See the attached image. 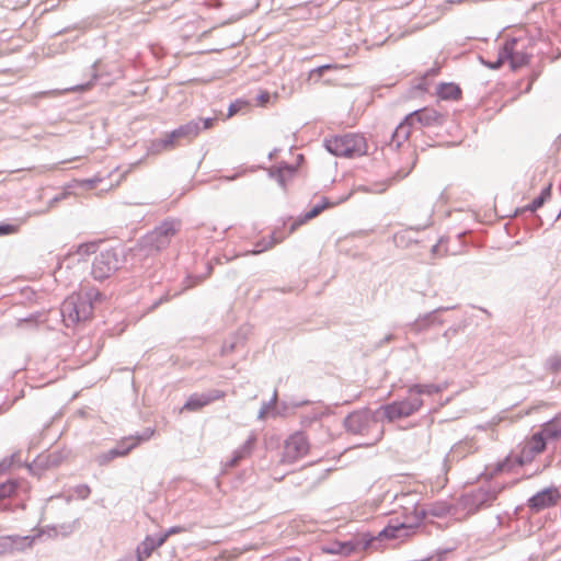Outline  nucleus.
Here are the masks:
<instances>
[{
    "label": "nucleus",
    "instance_id": "8fccbe9b",
    "mask_svg": "<svg viewBox=\"0 0 561 561\" xmlns=\"http://www.w3.org/2000/svg\"><path fill=\"white\" fill-rule=\"evenodd\" d=\"M67 196H69L68 192L59 193V194L55 195L53 198L49 199L48 208H53L57 203H59L60 201H62Z\"/></svg>",
    "mask_w": 561,
    "mask_h": 561
},
{
    "label": "nucleus",
    "instance_id": "2eb2a0df",
    "mask_svg": "<svg viewBox=\"0 0 561 561\" xmlns=\"http://www.w3.org/2000/svg\"><path fill=\"white\" fill-rule=\"evenodd\" d=\"M456 306H447V307H438L425 314L416 318L412 323L409 324L410 331L419 334L428 330L435 323H443V321L438 318V313L443 311L454 310Z\"/></svg>",
    "mask_w": 561,
    "mask_h": 561
},
{
    "label": "nucleus",
    "instance_id": "bb28decb",
    "mask_svg": "<svg viewBox=\"0 0 561 561\" xmlns=\"http://www.w3.org/2000/svg\"><path fill=\"white\" fill-rule=\"evenodd\" d=\"M541 428L543 430V433L550 439H558L561 437V414H557L553 419L549 420L548 422L543 423L541 425Z\"/></svg>",
    "mask_w": 561,
    "mask_h": 561
},
{
    "label": "nucleus",
    "instance_id": "37998d69",
    "mask_svg": "<svg viewBox=\"0 0 561 561\" xmlns=\"http://www.w3.org/2000/svg\"><path fill=\"white\" fill-rule=\"evenodd\" d=\"M238 343H239V340L233 341V342L225 341V343L222 344V347H221V354L228 355V354L232 353L236 350Z\"/></svg>",
    "mask_w": 561,
    "mask_h": 561
},
{
    "label": "nucleus",
    "instance_id": "dca6fc26",
    "mask_svg": "<svg viewBox=\"0 0 561 561\" xmlns=\"http://www.w3.org/2000/svg\"><path fill=\"white\" fill-rule=\"evenodd\" d=\"M224 397L225 392L218 389H213L204 393H193L184 403L183 409L195 412Z\"/></svg>",
    "mask_w": 561,
    "mask_h": 561
},
{
    "label": "nucleus",
    "instance_id": "4c0bfd02",
    "mask_svg": "<svg viewBox=\"0 0 561 561\" xmlns=\"http://www.w3.org/2000/svg\"><path fill=\"white\" fill-rule=\"evenodd\" d=\"M19 456V453H14L11 456L4 457L0 461V476L8 471L14 463L16 457Z\"/></svg>",
    "mask_w": 561,
    "mask_h": 561
},
{
    "label": "nucleus",
    "instance_id": "ddd939ff",
    "mask_svg": "<svg viewBox=\"0 0 561 561\" xmlns=\"http://www.w3.org/2000/svg\"><path fill=\"white\" fill-rule=\"evenodd\" d=\"M561 499L560 491L556 486H548L530 496L527 506L534 513L554 506Z\"/></svg>",
    "mask_w": 561,
    "mask_h": 561
},
{
    "label": "nucleus",
    "instance_id": "09e8293b",
    "mask_svg": "<svg viewBox=\"0 0 561 561\" xmlns=\"http://www.w3.org/2000/svg\"><path fill=\"white\" fill-rule=\"evenodd\" d=\"M79 524V520L76 519L73 520L71 524H62L59 526V528L61 529V534L62 536H67L69 534H71L75 529V526Z\"/></svg>",
    "mask_w": 561,
    "mask_h": 561
},
{
    "label": "nucleus",
    "instance_id": "7ed1b4c3",
    "mask_svg": "<svg viewBox=\"0 0 561 561\" xmlns=\"http://www.w3.org/2000/svg\"><path fill=\"white\" fill-rule=\"evenodd\" d=\"M397 505L402 510L405 522L389 523L387 526H404L398 536L391 539H403L415 533V529L425 519L424 506L420 505L421 496L417 492H403L394 497Z\"/></svg>",
    "mask_w": 561,
    "mask_h": 561
},
{
    "label": "nucleus",
    "instance_id": "58836bf2",
    "mask_svg": "<svg viewBox=\"0 0 561 561\" xmlns=\"http://www.w3.org/2000/svg\"><path fill=\"white\" fill-rule=\"evenodd\" d=\"M183 531H185V528L183 526H172L158 535L160 536V538H162V541L165 543L169 537L176 534H181Z\"/></svg>",
    "mask_w": 561,
    "mask_h": 561
},
{
    "label": "nucleus",
    "instance_id": "de8ad7c7",
    "mask_svg": "<svg viewBox=\"0 0 561 561\" xmlns=\"http://www.w3.org/2000/svg\"><path fill=\"white\" fill-rule=\"evenodd\" d=\"M480 60L485 67L492 70L500 69L504 64L499 57L495 61H485L482 57H480Z\"/></svg>",
    "mask_w": 561,
    "mask_h": 561
},
{
    "label": "nucleus",
    "instance_id": "c85d7f7f",
    "mask_svg": "<svg viewBox=\"0 0 561 561\" xmlns=\"http://www.w3.org/2000/svg\"><path fill=\"white\" fill-rule=\"evenodd\" d=\"M424 511H425V518L427 516L442 518L449 514L450 506L445 502H436V503H432L427 506H424Z\"/></svg>",
    "mask_w": 561,
    "mask_h": 561
},
{
    "label": "nucleus",
    "instance_id": "20e7f679",
    "mask_svg": "<svg viewBox=\"0 0 561 561\" xmlns=\"http://www.w3.org/2000/svg\"><path fill=\"white\" fill-rule=\"evenodd\" d=\"M180 229L181 221L179 219L168 218L141 237L139 247L148 254L160 252L170 245L172 238Z\"/></svg>",
    "mask_w": 561,
    "mask_h": 561
},
{
    "label": "nucleus",
    "instance_id": "423d86ee",
    "mask_svg": "<svg viewBox=\"0 0 561 561\" xmlns=\"http://www.w3.org/2000/svg\"><path fill=\"white\" fill-rule=\"evenodd\" d=\"M30 484L25 480L9 479L0 483V512L13 513L25 510Z\"/></svg>",
    "mask_w": 561,
    "mask_h": 561
},
{
    "label": "nucleus",
    "instance_id": "e2e57ef3",
    "mask_svg": "<svg viewBox=\"0 0 561 561\" xmlns=\"http://www.w3.org/2000/svg\"><path fill=\"white\" fill-rule=\"evenodd\" d=\"M90 87H91V83H90V82H88V83H85V84H80V85H78L76 90L84 91V90L89 89Z\"/></svg>",
    "mask_w": 561,
    "mask_h": 561
},
{
    "label": "nucleus",
    "instance_id": "4be33fe9",
    "mask_svg": "<svg viewBox=\"0 0 561 561\" xmlns=\"http://www.w3.org/2000/svg\"><path fill=\"white\" fill-rule=\"evenodd\" d=\"M551 192H552V185L549 184L541 190L540 194L537 197H535L531 201V203L527 204L526 206H524L522 208H517L515 210V216L522 215L527 211L534 214L536 210L541 208L543 206V204L551 197Z\"/></svg>",
    "mask_w": 561,
    "mask_h": 561
},
{
    "label": "nucleus",
    "instance_id": "a211bd4d",
    "mask_svg": "<svg viewBox=\"0 0 561 561\" xmlns=\"http://www.w3.org/2000/svg\"><path fill=\"white\" fill-rule=\"evenodd\" d=\"M431 222L424 225L411 226L404 230L398 231L393 234L392 241L397 248H409L412 243H417V239L412 236L413 231H421L427 228Z\"/></svg>",
    "mask_w": 561,
    "mask_h": 561
},
{
    "label": "nucleus",
    "instance_id": "f3484780",
    "mask_svg": "<svg viewBox=\"0 0 561 561\" xmlns=\"http://www.w3.org/2000/svg\"><path fill=\"white\" fill-rule=\"evenodd\" d=\"M164 542L162 538L157 535H147L145 539L137 546L136 553L133 554L135 559H139V561H144L148 559L152 552L163 546Z\"/></svg>",
    "mask_w": 561,
    "mask_h": 561
},
{
    "label": "nucleus",
    "instance_id": "473e14b6",
    "mask_svg": "<svg viewBox=\"0 0 561 561\" xmlns=\"http://www.w3.org/2000/svg\"><path fill=\"white\" fill-rule=\"evenodd\" d=\"M529 58L530 56L528 54L515 50L514 56L510 61L511 68L517 69L525 66L526 64H528Z\"/></svg>",
    "mask_w": 561,
    "mask_h": 561
},
{
    "label": "nucleus",
    "instance_id": "864d4df0",
    "mask_svg": "<svg viewBox=\"0 0 561 561\" xmlns=\"http://www.w3.org/2000/svg\"><path fill=\"white\" fill-rule=\"evenodd\" d=\"M91 490L88 485L83 484L78 486L77 493L81 499H87L90 494Z\"/></svg>",
    "mask_w": 561,
    "mask_h": 561
},
{
    "label": "nucleus",
    "instance_id": "69168bd1",
    "mask_svg": "<svg viewBox=\"0 0 561 561\" xmlns=\"http://www.w3.org/2000/svg\"><path fill=\"white\" fill-rule=\"evenodd\" d=\"M438 250H439V244H438V243H436V244H434V245L432 247L431 252H432L433 254H436V253L438 252Z\"/></svg>",
    "mask_w": 561,
    "mask_h": 561
},
{
    "label": "nucleus",
    "instance_id": "ea45409f",
    "mask_svg": "<svg viewBox=\"0 0 561 561\" xmlns=\"http://www.w3.org/2000/svg\"><path fill=\"white\" fill-rule=\"evenodd\" d=\"M154 434V430L151 427H147L142 433L134 436V442H138V445L142 442L149 440Z\"/></svg>",
    "mask_w": 561,
    "mask_h": 561
},
{
    "label": "nucleus",
    "instance_id": "9d476101",
    "mask_svg": "<svg viewBox=\"0 0 561 561\" xmlns=\"http://www.w3.org/2000/svg\"><path fill=\"white\" fill-rule=\"evenodd\" d=\"M201 133V119H192L188 123L167 133L163 137L154 140L152 146L157 149H173L182 141H191Z\"/></svg>",
    "mask_w": 561,
    "mask_h": 561
},
{
    "label": "nucleus",
    "instance_id": "13d9d810",
    "mask_svg": "<svg viewBox=\"0 0 561 561\" xmlns=\"http://www.w3.org/2000/svg\"><path fill=\"white\" fill-rule=\"evenodd\" d=\"M411 170H412V167L408 171H403V170L398 171L397 179L398 180L404 179L405 176H408V174L411 172Z\"/></svg>",
    "mask_w": 561,
    "mask_h": 561
},
{
    "label": "nucleus",
    "instance_id": "bf43d9fd",
    "mask_svg": "<svg viewBox=\"0 0 561 561\" xmlns=\"http://www.w3.org/2000/svg\"><path fill=\"white\" fill-rule=\"evenodd\" d=\"M272 247V242H268L266 245L260 248V249H255L252 251L253 254H259L263 251H266L267 249H270Z\"/></svg>",
    "mask_w": 561,
    "mask_h": 561
},
{
    "label": "nucleus",
    "instance_id": "39448f33",
    "mask_svg": "<svg viewBox=\"0 0 561 561\" xmlns=\"http://www.w3.org/2000/svg\"><path fill=\"white\" fill-rule=\"evenodd\" d=\"M324 148L333 156L353 159L365 156L368 146L363 135L348 133L325 139Z\"/></svg>",
    "mask_w": 561,
    "mask_h": 561
},
{
    "label": "nucleus",
    "instance_id": "49530a36",
    "mask_svg": "<svg viewBox=\"0 0 561 561\" xmlns=\"http://www.w3.org/2000/svg\"><path fill=\"white\" fill-rule=\"evenodd\" d=\"M16 228L14 225L0 222V237L8 236L15 232Z\"/></svg>",
    "mask_w": 561,
    "mask_h": 561
},
{
    "label": "nucleus",
    "instance_id": "6ab92c4d",
    "mask_svg": "<svg viewBox=\"0 0 561 561\" xmlns=\"http://www.w3.org/2000/svg\"><path fill=\"white\" fill-rule=\"evenodd\" d=\"M297 165L289 164L287 162H282L278 165L272 167L268 170V175L271 179L277 181V183L285 188L287 179H290L297 172Z\"/></svg>",
    "mask_w": 561,
    "mask_h": 561
},
{
    "label": "nucleus",
    "instance_id": "6e6d98bb",
    "mask_svg": "<svg viewBox=\"0 0 561 561\" xmlns=\"http://www.w3.org/2000/svg\"><path fill=\"white\" fill-rule=\"evenodd\" d=\"M308 403H309L308 400H301V401L293 400V401L289 402V405L293 407V408H300V407H302L305 404H308Z\"/></svg>",
    "mask_w": 561,
    "mask_h": 561
},
{
    "label": "nucleus",
    "instance_id": "c03bdc74",
    "mask_svg": "<svg viewBox=\"0 0 561 561\" xmlns=\"http://www.w3.org/2000/svg\"><path fill=\"white\" fill-rule=\"evenodd\" d=\"M243 106L244 102L242 101L232 102L228 107V117L236 115Z\"/></svg>",
    "mask_w": 561,
    "mask_h": 561
},
{
    "label": "nucleus",
    "instance_id": "cd10ccee",
    "mask_svg": "<svg viewBox=\"0 0 561 561\" xmlns=\"http://www.w3.org/2000/svg\"><path fill=\"white\" fill-rule=\"evenodd\" d=\"M442 387L435 383H414L409 388V393L419 397L421 394L432 396L442 391Z\"/></svg>",
    "mask_w": 561,
    "mask_h": 561
},
{
    "label": "nucleus",
    "instance_id": "4d7b16f0",
    "mask_svg": "<svg viewBox=\"0 0 561 561\" xmlns=\"http://www.w3.org/2000/svg\"><path fill=\"white\" fill-rule=\"evenodd\" d=\"M331 66L330 65H323V66H320V67H317L314 68L313 70H311V73L313 72H317L319 75H322L325 70H328Z\"/></svg>",
    "mask_w": 561,
    "mask_h": 561
},
{
    "label": "nucleus",
    "instance_id": "72a5a7b5",
    "mask_svg": "<svg viewBox=\"0 0 561 561\" xmlns=\"http://www.w3.org/2000/svg\"><path fill=\"white\" fill-rule=\"evenodd\" d=\"M81 296V299H88L89 304L93 307L94 302L101 301L103 299V294L98 288H90L84 293L78 294Z\"/></svg>",
    "mask_w": 561,
    "mask_h": 561
},
{
    "label": "nucleus",
    "instance_id": "7c9ffc66",
    "mask_svg": "<svg viewBox=\"0 0 561 561\" xmlns=\"http://www.w3.org/2000/svg\"><path fill=\"white\" fill-rule=\"evenodd\" d=\"M138 446V442H134V436H128V437H124L122 438L117 445L115 447H113L114 449H116L117 451H119V456L121 457H125L127 456L134 448H136Z\"/></svg>",
    "mask_w": 561,
    "mask_h": 561
},
{
    "label": "nucleus",
    "instance_id": "052dcab7",
    "mask_svg": "<svg viewBox=\"0 0 561 561\" xmlns=\"http://www.w3.org/2000/svg\"><path fill=\"white\" fill-rule=\"evenodd\" d=\"M457 332L456 329H453V328H449L448 330H446L443 334L444 337H446L447 340L450 337V334H455Z\"/></svg>",
    "mask_w": 561,
    "mask_h": 561
},
{
    "label": "nucleus",
    "instance_id": "c756f323",
    "mask_svg": "<svg viewBox=\"0 0 561 561\" xmlns=\"http://www.w3.org/2000/svg\"><path fill=\"white\" fill-rule=\"evenodd\" d=\"M517 44L516 38H512L506 41L499 49L497 57L503 61H511L514 56L515 46Z\"/></svg>",
    "mask_w": 561,
    "mask_h": 561
},
{
    "label": "nucleus",
    "instance_id": "5701e85b",
    "mask_svg": "<svg viewBox=\"0 0 561 561\" xmlns=\"http://www.w3.org/2000/svg\"><path fill=\"white\" fill-rule=\"evenodd\" d=\"M549 439L550 437H548L546 433H543V430L540 428V431L533 434L525 448L531 456L539 455L547 448Z\"/></svg>",
    "mask_w": 561,
    "mask_h": 561
},
{
    "label": "nucleus",
    "instance_id": "393cba45",
    "mask_svg": "<svg viewBox=\"0 0 561 561\" xmlns=\"http://www.w3.org/2000/svg\"><path fill=\"white\" fill-rule=\"evenodd\" d=\"M436 93L442 100H458L461 96V89L454 82H442L437 85Z\"/></svg>",
    "mask_w": 561,
    "mask_h": 561
},
{
    "label": "nucleus",
    "instance_id": "9b49d317",
    "mask_svg": "<svg viewBox=\"0 0 561 561\" xmlns=\"http://www.w3.org/2000/svg\"><path fill=\"white\" fill-rule=\"evenodd\" d=\"M62 320L67 327L87 321L91 318L93 307L88 299H81V296L71 295L67 297L60 307Z\"/></svg>",
    "mask_w": 561,
    "mask_h": 561
},
{
    "label": "nucleus",
    "instance_id": "2f4dec72",
    "mask_svg": "<svg viewBox=\"0 0 561 561\" xmlns=\"http://www.w3.org/2000/svg\"><path fill=\"white\" fill-rule=\"evenodd\" d=\"M121 457L119 456V451H117L116 449L114 448H111L110 450L105 451V453H102L100 455H96L95 456V462L99 465V466H106L107 463H110L112 460H114L115 458H118Z\"/></svg>",
    "mask_w": 561,
    "mask_h": 561
},
{
    "label": "nucleus",
    "instance_id": "c9c22d12",
    "mask_svg": "<svg viewBox=\"0 0 561 561\" xmlns=\"http://www.w3.org/2000/svg\"><path fill=\"white\" fill-rule=\"evenodd\" d=\"M98 248H99V243H96V242L81 243L77 247V253L81 256H87L92 253H95Z\"/></svg>",
    "mask_w": 561,
    "mask_h": 561
},
{
    "label": "nucleus",
    "instance_id": "774afa93",
    "mask_svg": "<svg viewBox=\"0 0 561 561\" xmlns=\"http://www.w3.org/2000/svg\"><path fill=\"white\" fill-rule=\"evenodd\" d=\"M277 150H273L272 152H270L268 154V159L272 160L274 158V156L276 154Z\"/></svg>",
    "mask_w": 561,
    "mask_h": 561
},
{
    "label": "nucleus",
    "instance_id": "a19ab883",
    "mask_svg": "<svg viewBox=\"0 0 561 561\" xmlns=\"http://www.w3.org/2000/svg\"><path fill=\"white\" fill-rule=\"evenodd\" d=\"M453 551L451 548L439 549L435 554L426 558L425 561H444L446 556Z\"/></svg>",
    "mask_w": 561,
    "mask_h": 561
},
{
    "label": "nucleus",
    "instance_id": "4468645a",
    "mask_svg": "<svg viewBox=\"0 0 561 561\" xmlns=\"http://www.w3.org/2000/svg\"><path fill=\"white\" fill-rule=\"evenodd\" d=\"M405 121L411 122L414 128L416 124L421 127L437 126L443 124V115L434 108L423 107L408 114Z\"/></svg>",
    "mask_w": 561,
    "mask_h": 561
},
{
    "label": "nucleus",
    "instance_id": "0e129e2a",
    "mask_svg": "<svg viewBox=\"0 0 561 561\" xmlns=\"http://www.w3.org/2000/svg\"><path fill=\"white\" fill-rule=\"evenodd\" d=\"M239 176H240V173H234V174H232V175L225 176V179H226L227 181H234V180H237Z\"/></svg>",
    "mask_w": 561,
    "mask_h": 561
},
{
    "label": "nucleus",
    "instance_id": "3c124183",
    "mask_svg": "<svg viewBox=\"0 0 561 561\" xmlns=\"http://www.w3.org/2000/svg\"><path fill=\"white\" fill-rule=\"evenodd\" d=\"M199 119H201V130L211 128L216 122L215 117H206V118H199Z\"/></svg>",
    "mask_w": 561,
    "mask_h": 561
},
{
    "label": "nucleus",
    "instance_id": "f704fd0d",
    "mask_svg": "<svg viewBox=\"0 0 561 561\" xmlns=\"http://www.w3.org/2000/svg\"><path fill=\"white\" fill-rule=\"evenodd\" d=\"M276 401H277V391L275 390L272 399L270 401L263 403L262 408L259 411L257 419L264 420L266 417V414L270 411L275 409Z\"/></svg>",
    "mask_w": 561,
    "mask_h": 561
},
{
    "label": "nucleus",
    "instance_id": "0eeeda50",
    "mask_svg": "<svg viewBox=\"0 0 561 561\" xmlns=\"http://www.w3.org/2000/svg\"><path fill=\"white\" fill-rule=\"evenodd\" d=\"M125 263L123 249L106 248L101 250L92 262L91 275L95 280L111 277Z\"/></svg>",
    "mask_w": 561,
    "mask_h": 561
},
{
    "label": "nucleus",
    "instance_id": "a878e982",
    "mask_svg": "<svg viewBox=\"0 0 561 561\" xmlns=\"http://www.w3.org/2000/svg\"><path fill=\"white\" fill-rule=\"evenodd\" d=\"M201 280V277H192V276H187L183 284H184V287L181 289V290H175L174 293H170V290L165 291L158 300H156L153 304H152V308H157L159 307L161 304L165 302V301H169L172 297H176L179 296L181 293H183L184 290L188 289V288H192L193 286H195L196 284H198Z\"/></svg>",
    "mask_w": 561,
    "mask_h": 561
},
{
    "label": "nucleus",
    "instance_id": "a18cd8bd",
    "mask_svg": "<svg viewBox=\"0 0 561 561\" xmlns=\"http://www.w3.org/2000/svg\"><path fill=\"white\" fill-rule=\"evenodd\" d=\"M322 416L321 412H313L311 415L302 416L301 423L302 425H310L313 421H319Z\"/></svg>",
    "mask_w": 561,
    "mask_h": 561
},
{
    "label": "nucleus",
    "instance_id": "5fc2aeb1",
    "mask_svg": "<svg viewBox=\"0 0 561 561\" xmlns=\"http://www.w3.org/2000/svg\"><path fill=\"white\" fill-rule=\"evenodd\" d=\"M506 469H510V459L506 458L504 461L497 463L496 471H504Z\"/></svg>",
    "mask_w": 561,
    "mask_h": 561
},
{
    "label": "nucleus",
    "instance_id": "aec40b11",
    "mask_svg": "<svg viewBox=\"0 0 561 561\" xmlns=\"http://www.w3.org/2000/svg\"><path fill=\"white\" fill-rule=\"evenodd\" d=\"M255 444H256V436L254 434H251L247 438V440L239 448H237L233 451L232 457L230 458L229 461H227L226 466H228V467L238 466L241 460L245 459L247 457H249L252 454Z\"/></svg>",
    "mask_w": 561,
    "mask_h": 561
},
{
    "label": "nucleus",
    "instance_id": "412c9836",
    "mask_svg": "<svg viewBox=\"0 0 561 561\" xmlns=\"http://www.w3.org/2000/svg\"><path fill=\"white\" fill-rule=\"evenodd\" d=\"M412 128H414L413 124L411 122H407L404 118L392 131L388 146L394 149H399L401 145L409 138Z\"/></svg>",
    "mask_w": 561,
    "mask_h": 561
},
{
    "label": "nucleus",
    "instance_id": "1a4fd4ad",
    "mask_svg": "<svg viewBox=\"0 0 561 561\" xmlns=\"http://www.w3.org/2000/svg\"><path fill=\"white\" fill-rule=\"evenodd\" d=\"M502 490L503 486L499 484L478 488L461 496V505L469 514H474L491 506Z\"/></svg>",
    "mask_w": 561,
    "mask_h": 561
},
{
    "label": "nucleus",
    "instance_id": "338daca9",
    "mask_svg": "<svg viewBox=\"0 0 561 561\" xmlns=\"http://www.w3.org/2000/svg\"><path fill=\"white\" fill-rule=\"evenodd\" d=\"M268 99H270L268 93H262V94L259 96V100H260V101H262V102H263V101H265V100H268Z\"/></svg>",
    "mask_w": 561,
    "mask_h": 561
},
{
    "label": "nucleus",
    "instance_id": "f03ea898",
    "mask_svg": "<svg viewBox=\"0 0 561 561\" xmlns=\"http://www.w3.org/2000/svg\"><path fill=\"white\" fill-rule=\"evenodd\" d=\"M380 416L378 410L363 408L353 411L346 415L343 421L345 431L353 435L370 436V442L366 446L375 445L383 435V428L380 425Z\"/></svg>",
    "mask_w": 561,
    "mask_h": 561
},
{
    "label": "nucleus",
    "instance_id": "603ef678",
    "mask_svg": "<svg viewBox=\"0 0 561 561\" xmlns=\"http://www.w3.org/2000/svg\"><path fill=\"white\" fill-rule=\"evenodd\" d=\"M38 314L33 313L26 318L19 319L18 325L21 327L23 323H36L37 322Z\"/></svg>",
    "mask_w": 561,
    "mask_h": 561
},
{
    "label": "nucleus",
    "instance_id": "680f3d73",
    "mask_svg": "<svg viewBox=\"0 0 561 561\" xmlns=\"http://www.w3.org/2000/svg\"><path fill=\"white\" fill-rule=\"evenodd\" d=\"M393 337H394V336H393V334H388V335H386V336L382 339V341L379 343V346H380L381 344H383V343H388V342L392 341V340H393Z\"/></svg>",
    "mask_w": 561,
    "mask_h": 561
},
{
    "label": "nucleus",
    "instance_id": "b1692460",
    "mask_svg": "<svg viewBox=\"0 0 561 561\" xmlns=\"http://www.w3.org/2000/svg\"><path fill=\"white\" fill-rule=\"evenodd\" d=\"M330 206H333V203H331V202L329 201V198H327V197H322V198H321V201H320L319 203H317L316 205H313V206L311 207V209H310V210H308V211H306L305 214L300 215V216L296 219V221H295V224H294V226H293L291 230H294L297 226H300V225H302V224L307 222L308 220L316 218V217H317V216H319V215H320V214H321L325 208H328V207H330Z\"/></svg>",
    "mask_w": 561,
    "mask_h": 561
},
{
    "label": "nucleus",
    "instance_id": "e433bc0d",
    "mask_svg": "<svg viewBox=\"0 0 561 561\" xmlns=\"http://www.w3.org/2000/svg\"><path fill=\"white\" fill-rule=\"evenodd\" d=\"M546 367L551 371V373H559L561 371V355H553V356H550L547 362H546Z\"/></svg>",
    "mask_w": 561,
    "mask_h": 561
},
{
    "label": "nucleus",
    "instance_id": "f8f14e48",
    "mask_svg": "<svg viewBox=\"0 0 561 561\" xmlns=\"http://www.w3.org/2000/svg\"><path fill=\"white\" fill-rule=\"evenodd\" d=\"M308 450L309 443L307 436L302 432H296L285 440L282 461L294 463L306 456Z\"/></svg>",
    "mask_w": 561,
    "mask_h": 561
},
{
    "label": "nucleus",
    "instance_id": "f257e3e1",
    "mask_svg": "<svg viewBox=\"0 0 561 561\" xmlns=\"http://www.w3.org/2000/svg\"><path fill=\"white\" fill-rule=\"evenodd\" d=\"M404 529V526H386L376 534L369 531L358 533L348 540L333 541L323 548V551L331 554H341L348 557L354 552L364 550H378L387 540L398 536Z\"/></svg>",
    "mask_w": 561,
    "mask_h": 561
},
{
    "label": "nucleus",
    "instance_id": "6e6552de",
    "mask_svg": "<svg viewBox=\"0 0 561 561\" xmlns=\"http://www.w3.org/2000/svg\"><path fill=\"white\" fill-rule=\"evenodd\" d=\"M423 405L420 397H410L402 400H394L390 403L380 405L377 410L381 419L392 423L397 420L405 419L416 413Z\"/></svg>",
    "mask_w": 561,
    "mask_h": 561
},
{
    "label": "nucleus",
    "instance_id": "79ce46f5",
    "mask_svg": "<svg viewBox=\"0 0 561 561\" xmlns=\"http://www.w3.org/2000/svg\"><path fill=\"white\" fill-rule=\"evenodd\" d=\"M12 550L11 538L8 536L0 537V556Z\"/></svg>",
    "mask_w": 561,
    "mask_h": 561
}]
</instances>
